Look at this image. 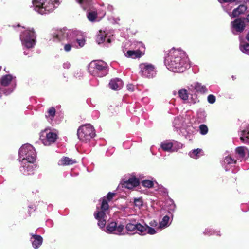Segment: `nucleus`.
I'll use <instances>...</instances> for the list:
<instances>
[{
    "mask_svg": "<svg viewBox=\"0 0 249 249\" xmlns=\"http://www.w3.org/2000/svg\"><path fill=\"white\" fill-rule=\"evenodd\" d=\"M164 63L167 68L175 72H182L190 67L185 53L180 49L172 48L166 55Z\"/></svg>",
    "mask_w": 249,
    "mask_h": 249,
    "instance_id": "1",
    "label": "nucleus"
},
{
    "mask_svg": "<svg viewBox=\"0 0 249 249\" xmlns=\"http://www.w3.org/2000/svg\"><path fill=\"white\" fill-rule=\"evenodd\" d=\"M115 193L109 192L106 196L101 199V205L97 207L96 211L94 213V217L98 220V225L101 229L105 228L107 220V214L109 213L108 202L112 199Z\"/></svg>",
    "mask_w": 249,
    "mask_h": 249,
    "instance_id": "2",
    "label": "nucleus"
},
{
    "mask_svg": "<svg viewBox=\"0 0 249 249\" xmlns=\"http://www.w3.org/2000/svg\"><path fill=\"white\" fill-rule=\"evenodd\" d=\"M61 2V0H32L34 10L41 15L52 12Z\"/></svg>",
    "mask_w": 249,
    "mask_h": 249,
    "instance_id": "3",
    "label": "nucleus"
},
{
    "mask_svg": "<svg viewBox=\"0 0 249 249\" xmlns=\"http://www.w3.org/2000/svg\"><path fill=\"white\" fill-rule=\"evenodd\" d=\"M89 71L93 76L103 77L107 74L108 66L102 60H93L89 65Z\"/></svg>",
    "mask_w": 249,
    "mask_h": 249,
    "instance_id": "4",
    "label": "nucleus"
},
{
    "mask_svg": "<svg viewBox=\"0 0 249 249\" xmlns=\"http://www.w3.org/2000/svg\"><path fill=\"white\" fill-rule=\"evenodd\" d=\"M126 229L128 231L135 232L141 235H145L147 234L154 235L157 233L156 230L150 227L148 225L144 223L142 224L135 221H131L126 225Z\"/></svg>",
    "mask_w": 249,
    "mask_h": 249,
    "instance_id": "5",
    "label": "nucleus"
},
{
    "mask_svg": "<svg viewBox=\"0 0 249 249\" xmlns=\"http://www.w3.org/2000/svg\"><path fill=\"white\" fill-rule=\"evenodd\" d=\"M16 86V77L10 74L3 76L0 80V97H1L2 94H10L13 91Z\"/></svg>",
    "mask_w": 249,
    "mask_h": 249,
    "instance_id": "6",
    "label": "nucleus"
},
{
    "mask_svg": "<svg viewBox=\"0 0 249 249\" xmlns=\"http://www.w3.org/2000/svg\"><path fill=\"white\" fill-rule=\"evenodd\" d=\"M19 162L34 163L36 160V154L34 147L29 144L23 145L18 151Z\"/></svg>",
    "mask_w": 249,
    "mask_h": 249,
    "instance_id": "7",
    "label": "nucleus"
},
{
    "mask_svg": "<svg viewBox=\"0 0 249 249\" xmlns=\"http://www.w3.org/2000/svg\"><path fill=\"white\" fill-rule=\"evenodd\" d=\"M77 134L79 139L85 143L89 142L96 135L94 127L90 124L80 126L77 130Z\"/></svg>",
    "mask_w": 249,
    "mask_h": 249,
    "instance_id": "8",
    "label": "nucleus"
},
{
    "mask_svg": "<svg viewBox=\"0 0 249 249\" xmlns=\"http://www.w3.org/2000/svg\"><path fill=\"white\" fill-rule=\"evenodd\" d=\"M20 39L23 46L28 49L32 48L36 43V35L33 29L21 31Z\"/></svg>",
    "mask_w": 249,
    "mask_h": 249,
    "instance_id": "9",
    "label": "nucleus"
},
{
    "mask_svg": "<svg viewBox=\"0 0 249 249\" xmlns=\"http://www.w3.org/2000/svg\"><path fill=\"white\" fill-rule=\"evenodd\" d=\"M74 31L68 30L66 28H63L62 29L57 30L53 33V38L54 41H71L72 35H74L77 34V32H73Z\"/></svg>",
    "mask_w": 249,
    "mask_h": 249,
    "instance_id": "10",
    "label": "nucleus"
},
{
    "mask_svg": "<svg viewBox=\"0 0 249 249\" xmlns=\"http://www.w3.org/2000/svg\"><path fill=\"white\" fill-rule=\"evenodd\" d=\"M57 138V135L48 129L42 131L40 135V140L45 146H49L53 143Z\"/></svg>",
    "mask_w": 249,
    "mask_h": 249,
    "instance_id": "11",
    "label": "nucleus"
},
{
    "mask_svg": "<svg viewBox=\"0 0 249 249\" xmlns=\"http://www.w3.org/2000/svg\"><path fill=\"white\" fill-rule=\"evenodd\" d=\"M141 74L147 78H152L156 74L155 66L152 64L143 63L139 65Z\"/></svg>",
    "mask_w": 249,
    "mask_h": 249,
    "instance_id": "12",
    "label": "nucleus"
},
{
    "mask_svg": "<svg viewBox=\"0 0 249 249\" xmlns=\"http://www.w3.org/2000/svg\"><path fill=\"white\" fill-rule=\"evenodd\" d=\"M138 49L136 50H129L126 53L124 52L125 56L127 57L132 58L133 59L140 58L144 54L145 51V47L142 42H136L135 44Z\"/></svg>",
    "mask_w": 249,
    "mask_h": 249,
    "instance_id": "13",
    "label": "nucleus"
},
{
    "mask_svg": "<svg viewBox=\"0 0 249 249\" xmlns=\"http://www.w3.org/2000/svg\"><path fill=\"white\" fill-rule=\"evenodd\" d=\"M160 146L163 150L172 152L181 149L182 144L174 140H166L161 143Z\"/></svg>",
    "mask_w": 249,
    "mask_h": 249,
    "instance_id": "14",
    "label": "nucleus"
},
{
    "mask_svg": "<svg viewBox=\"0 0 249 249\" xmlns=\"http://www.w3.org/2000/svg\"><path fill=\"white\" fill-rule=\"evenodd\" d=\"M124 226L121 224L118 225L116 222H111L106 227L107 232L115 234H121Z\"/></svg>",
    "mask_w": 249,
    "mask_h": 249,
    "instance_id": "15",
    "label": "nucleus"
},
{
    "mask_svg": "<svg viewBox=\"0 0 249 249\" xmlns=\"http://www.w3.org/2000/svg\"><path fill=\"white\" fill-rule=\"evenodd\" d=\"M245 27L244 22L241 19L238 18L231 22L232 32L234 34L241 33Z\"/></svg>",
    "mask_w": 249,
    "mask_h": 249,
    "instance_id": "16",
    "label": "nucleus"
},
{
    "mask_svg": "<svg viewBox=\"0 0 249 249\" xmlns=\"http://www.w3.org/2000/svg\"><path fill=\"white\" fill-rule=\"evenodd\" d=\"M188 90L189 92H193V90H195L196 92H199L201 94H205L207 92L208 89L205 85H202L201 83L198 82L195 83L188 87Z\"/></svg>",
    "mask_w": 249,
    "mask_h": 249,
    "instance_id": "17",
    "label": "nucleus"
},
{
    "mask_svg": "<svg viewBox=\"0 0 249 249\" xmlns=\"http://www.w3.org/2000/svg\"><path fill=\"white\" fill-rule=\"evenodd\" d=\"M21 163V166L20 167V171L24 175H32L34 173V166L32 165L33 163H29L25 162H20Z\"/></svg>",
    "mask_w": 249,
    "mask_h": 249,
    "instance_id": "18",
    "label": "nucleus"
},
{
    "mask_svg": "<svg viewBox=\"0 0 249 249\" xmlns=\"http://www.w3.org/2000/svg\"><path fill=\"white\" fill-rule=\"evenodd\" d=\"M31 237L30 241L34 249L39 248L43 243V238L36 234L30 233Z\"/></svg>",
    "mask_w": 249,
    "mask_h": 249,
    "instance_id": "19",
    "label": "nucleus"
},
{
    "mask_svg": "<svg viewBox=\"0 0 249 249\" xmlns=\"http://www.w3.org/2000/svg\"><path fill=\"white\" fill-rule=\"evenodd\" d=\"M140 182L136 177L130 178L127 180L122 183V185L126 188L131 189L139 185Z\"/></svg>",
    "mask_w": 249,
    "mask_h": 249,
    "instance_id": "20",
    "label": "nucleus"
},
{
    "mask_svg": "<svg viewBox=\"0 0 249 249\" xmlns=\"http://www.w3.org/2000/svg\"><path fill=\"white\" fill-rule=\"evenodd\" d=\"M187 121L182 117L179 116L175 118L173 122V126L176 129L177 131L180 130L182 132V128L187 123Z\"/></svg>",
    "mask_w": 249,
    "mask_h": 249,
    "instance_id": "21",
    "label": "nucleus"
},
{
    "mask_svg": "<svg viewBox=\"0 0 249 249\" xmlns=\"http://www.w3.org/2000/svg\"><path fill=\"white\" fill-rule=\"evenodd\" d=\"M74 32H77L74 35H72L71 41H76L79 45L80 47L84 46L85 43V40L81 32L78 31H74Z\"/></svg>",
    "mask_w": 249,
    "mask_h": 249,
    "instance_id": "22",
    "label": "nucleus"
},
{
    "mask_svg": "<svg viewBox=\"0 0 249 249\" xmlns=\"http://www.w3.org/2000/svg\"><path fill=\"white\" fill-rule=\"evenodd\" d=\"M237 156L242 159H247L249 157V151L245 146H239L235 149Z\"/></svg>",
    "mask_w": 249,
    "mask_h": 249,
    "instance_id": "23",
    "label": "nucleus"
},
{
    "mask_svg": "<svg viewBox=\"0 0 249 249\" xmlns=\"http://www.w3.org/2000/svg\"><path fill=\"white\" fill-rule=\"evenodd\" d=\"M123 86L122 80L119 78L111 80L109 83V87L113 90H120Z\"/></svg>",
    "mask_w": 249,
    "mask_h": 249,
    "instance_id": "24",
    "label": "nucleus"
},
{
    "mask_svg": "<svg viewBox=\"0 0 249 249\" xmlns=\"http://www.w3.org/2000/svg\"><path fill=\"white\" fill-rule=\"evenodd\" d=\"M236 160L231 156H227L225 158L222 162L223 166L226 171L229 170L231 166L236 163Z\"/></svg>",
    "mask_w": 249,
    "mask_h": 249,
    "instance_id": "25",
    "label": "nucleus"
},
{
    "mask_svg": "<svg viewBox=\"0 0 249 249\" xmlns=\"http://www.w3.org/2000/svg\"><path fill=\"white\" fill-rule=\"evenodd\" d=\"M183 130L185 131L187 135H191L196 132L195 128L189 123L188 120H187V123H185V125L182 128V132H180L183 135H185L186 134Z\"/></svg>",
    "mask_w": 249,
    "mask_h": 249,
    "instance_id": "26",
    "label": "nucleus"
},
{
    "mask_svg": "<svg viewBox=\"0 0 249 249\" xmlns=\"http://www.w3.org/2000/svg\"><path fill=\"white\" fill-rule=\"evenodd\" d=\"M76 163L75 160L67 157H63L58 162V164L61 166H67L72 165Z\"/></svg>",
    "mask_w": 249,
    "mask_h": 249,
    "instance_id": "27",
    "label": "nucleus"
},
{
    "mask_svg": "<svg viewBox=\"0 0 249 249\" xmlns=\"http://www.w3.org/2000/svg\"><path fill=\"white\" fill-rule=\"evenodd\" d=\"M240 139L243 143L249 144V124L242 131Z\"/></svg>",
    "mask_w": 249,
    "mask_h": 249,
    "instance_id": "28",
    "label": "nucleus"
},
{
    "mask_svg": "<svg viewBox=\"0 0 249 249\" xmlns=\"http://www.w3.org/2000/svg\"><path fill=\"white\" fill-rule=\"evenodd\" d=\"M247 10V6L244 5H240L237 8L234 9L230 16L236 17L241 14H243Z\"/></svg>",
    "mask_w": 249,
    "mask_h": 249,
    "instance_id": "29",
    "label": "nucleus"
},
{
    "mask_svg": "<svg viewBox=\"0 0 249 249\" xmlns=\"http://www.w3.org/2000/svg\"><path fill=\"white\" fill-rule=\"evenodd\" d=\"M170 224V217L167 215H165L159 223L158 228H160L161 229H165L168 227Z\"/></svg>",
    "mask_w": 249,
    "mask_h": 249,
    "instance_id": "30",
    "label": "nucleus"
},
{
    "mask_svg": "<svg viewBox=\"0 0 249 249\" xmlns=\"http://www.w3.org/2000/svg\"><path fill=\"white\" fill-rule=\"evenodd\" d=\"M56 110L54 107H50L45 115L46 118L48 121H52L55 115Z\"/></svg>",
    "mask_w": 249,
    "mask_h": 249,
    "instance_id": "31",
    "label": "nucleus"
},
{
    "mask_svg": "<svg viewBox=\"0 0 249 249\" xmlns=\"http://www.w3.org/2000/svg\"><path fill=\"white\" fill-rule=\"evenodd\" d=\"M84 10L87 9L91 3V0H75Z\"/></svg>",
    "mask_w": 249,
    "mask_h": 249,
    "instance_id": "32",
    "label": "nucleus"
},
{
    "mask_svg": "<svg viewBox=\"0 0 249 249\" xmlns=\"http://www.w3.org/2000/svg\"><path fill=\"white\" fill-rule=\"evenodd\" d=\"M106 38V34L105 31H100L99 33L96 37V42L98 44L103 43L105 41Z\"/></svg>",
    "mask_w": 249,
    "mask_h": 249,
    "instance_id": "33",
    "label": "nucleus"
},
{
    "mask_svg": "<svg viewBox=\"0 0 249 249\" xmlns=\"http://www.w3.org/2000/svg\"><path fill=\"white\" fill-rule=\"evenodd\" d=\"M202 152V151L201 149L197 148L190 152L189 155L191 158L196 159L200 156Z\"/></svg>",
    "mask_w": 249,
    "mask_h": 249,
    "instance_id": "34",
    "label": "nucleus"
},
{
    "mask_svg": "<svg viewBox=\"0 0 249 249\" xmlns=\"http://www.w3.org/2000/svg\"><path fill=\"white\" fill-rule=\"evenodd\" d=\"M178 96L180 99L184 101H186L188 99V93L186 89H182L178 92Z\"/></svg>",
    "mask_w": 249,
    "mask_h": 249,
    "instance_id": "35",
    "label": "nucleus"
},
{
    "mask_svg": "<svg viewBox=\"0 0 249 249\" xmlns=\"http://www.w3.org/2000/svg\"><path fill=\"white\" fill-rule=\"evenodd\" d=\"M240 50L244 53L249 55V44L247 43L244 45H241L240 47Z\"/></svg>",
    "mask_w": 249,
    "mask_h": 249,
    "instance_id": "36",
    "label": "nucleus"
},
{
    "mask_svg": "<svg viewBox=\"0 0 249 249\" xmlns=\"http://www.w3.org/2000/svg\"><path fill=\"white\" fill-rule=\"evenodd\" d=\"M148 225L150 227H152L154 229H155L156 230V232H157V231L161 230L160 228H158L159 227V224L155 220H151Z\"/></svg>",
    "mask_w": 249,
    "mask_h": 249,
    "instance_id": "37",
    "label": "nucleus"
},
{
    "mask_svg": "<svg viewBox=\"0 0 249 249\" xmlns=\"http://www.w3.org/2000/svg\"><path fill=\"white\" fill-rule=\"evenodd\" d=\"M87 17L89 21H94L97 18V13L95 12H89Z\"/></svg>",
    "mask_w": 249,
    "mask_h": 249,
    "instance_id": "38",
    "label": "nucleus"
},
{
    "mask_svg": "<svg viewBox=\"0 0 249 249\" xmlns=\"http://www.w3.org/2000/svg\"><path fill=\"white\" fill-rule=\"evenodd\" d=\"M204 234L207 235H211L214 234H216L217 235H220L219 231H214L213 230H212L209 228H207L205 229V231H204Z\"/></svg>",
    "mask_w": 249,
    "mask_h": 249,
    "instance_id": "39",
    "label": "nucleus"
},
{
    "mask_svg": "<svg viewBox=\"0 0 249 249\" xmlns=\"http://www.w3.org/2000/svg\"><path fill=\"white\" fill-rule=\"evenodd\" d=\"M142 184L145 187L151 188L153 186L154 182L149 180H145L142 182Z\"/></svg>",
    "mask_w": 249,
    "mask_h": 249,
    "instance_id": "40",
    "label": "nucleus"
},
{
    "mask_svg": "<svg viewBox=\"0 0 249 249\" xmlns=\"http://www.w3.org/2000/svg\"><path fill=\"white\" fill-rule=\"evenodd\" d=\"M199 130L200 134L203 135H206L208 131V127L205 124H201L199 126Z\"/></svg>",
    "mask_w": 249,
    "mask_h": 249,
    "instance_id": "41",
    "label": "nucleus"
},
{
    "mask_svg": "<svg viewBox=\"0 0 249 249\" xmlns=\"http://www.w3.org/2000/svg\"><path fill=\"white\" fill-rule=\"evenodd\" d=\"M134 203L135 206L139 209L142 205V201L141 198H135Z\"/></svg>",
    "mask_w": 249,
    "mask_h": 249,
    "instance_id": "42",
    "label": "nucleus"
},
{
    "mask_svg": "<svg viewBox=\"0 0 249 249\" xmlns=\"http://www.w3.org/2000/svg\"><path fill=\"white\" fill-rule=\"evenodd\" d=\"M208 101L210 104H213L215 102V97L213 95L210 94L207 97Z\"/></svg>",
    "mask_w": 249,
    "mask_h": 249,
    "instance_id": "43",
    "label": "nucleus"
},
{
    "mask_svg": "<svg viewBox=\"0 0 249 249\" xmlns=\"http://www.w3.org/2000/svg\"><path fill=\"white\" fill-rule=\"evenodd\" d=\"M71 49V45L70 44H66L64 46V50L66 52H69Z\"/></svg>",
    "mask_w": 249,
    "mask_h": 249,
    "instance_id": "44",
    "label": "nucleus"
},
{
    "mask_svg": "<svg viewBox=\"0 0 249 249\" xmlns=\"http://www.w3.org/2000/svg\"><path fill=\"white\" fill-rule=\"evenodd\" d=\"M127 89L129 91H133L134 90L135 86L133 84H128L127 85Z\"/></svg>",
    "mask_w": 249,
    "mask_h": 249,
    "instance_id": "45",
    "label": "nucleus"
},
{
    "mask_svg": "<svg viewBox=\"0 0 249 249\" xmlns=\"http://www.w3.org/2000/svg\"><path fill=\"white\" fill-rule=\"evenodd\" d=\"M70 63L68 62L64 63L63 65V67L64 69H69L70 67Z\"/></svg>",
    "mask_w": 249,
    "mask_h": 249,
    "instance_id": "46",
    "label": "nucleus"
},
{
    "mask_svg": "<svg viewBox=\"0 0 249 249\" xmlns=\"http://www.w3.org/2000/svg\"><path fill=\"white\" fill-rule=\"evenodd\" d=\"M23 53H24V54L25 55H28V54H29V51L27 52V51H24V52H23Z\"/></svg>",
    "mask_w": 249,
    "mask_h": 249,
    "instance_id": "47",
    "label": "nucleus"
},
{
    "mask_svg": "<svg viewBox=\"0 0 249 249\" xmlns=\"http://www.w3.org/2000/svg\"><path fill=\"white\" fill-rule=\"evenodd\" d=\"M108 9L111 11L113 9V7L112 6H108Z\"/></svg>",
    "mask_w": 249,
    "mask_h": 249,
    "instance_id": "48",
    "label": "nucleus"
},
{
    "mask_svg": "<svg viewBox=\"0 0 249 249\" xmlns=\"http://www.w3.org/2000/svg\"><path fill=\"white\" fill-rule=\"evenodd\" d=\"M246 39L249 41V32L248 33L246 36Z\"/></svg>",
    "mask_w": 249,
    "mask_h": 249,
    "instance_id": "49",
    "label": "nucleus"
},
{
    "mask_svg": "<svg viewBox=\"0 0 249 249\" xmlns=\"http://www.w3.org/2000/svg\"><path fill=\"white\" fill-rule=\"evenodd\" d=\"M247 21L249 22V14L247 16Z\"/></svg>",
    "mask_w": 249,
    "mask_h": 249,
    "instance_id": "50",
    "label": "nucleus"
},
{
    "mask_svg": "<svg viewBox=\"0 0 249 249\" xmlns=\"http://www.w3.org/2000/svg\"><path fill=\"white\" fill-rule=\"evenodd\" d=\"M107 42L108 43H110L111 42V39L110 38H107Z\"/></svg>",
    "mask_w": 249,
    "mask_h": 249,
    "instance_id": "51",
    "label": "nucleus"
},
{
    "mask_svg": "<svg viewBox=\"0 0 249 249\" xmlns=\"http://www.w3.org/2000/svg\"><path fill=\"white\" fill-rule=\"evenodd\" d=\"M226 5H229V4H227ZM226 6H227V5H223V7H225Z\"/></svg>",
    "mask_w": 249,
    "mask_h": 249,
    "instance_id": "52",
    "label": "nucleus"
}]
</instances>
